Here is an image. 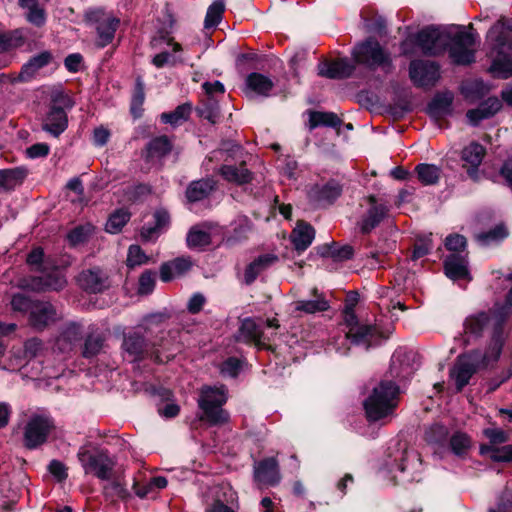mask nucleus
<instances>
[{"label": "nucleus", "instance_id": "5", "mask_svg": "<svg viewBox=\"0 0 512 512\" xmlns=\"http://www.w3.org/2000/svg\"><path fill=\"white\" fill-rule=\"evenodd\" d=\"M227 401L225 386H206L201 389L198 406L202 411L201 420L210 425L224 424L229 420V414L222 407Z\"/></svg>", "mask_w": 512, "mask_h": 512}, {"label": "nucleus", "instance_id": "47", "mask_svg": "<svg viewBox=\"0 0 512 512\" xmlns=\"http://www.w3.org/2000/svg\"><path fill=\"white\" fill-rule=\"evenodd\" d=\"M23 43L24 34L22 30H14L8 33L0 31V52L19 47Z\"/></svg>", "mask_w": 512, "mask_h": 512}, {"label": "nucleus", "instance_id": "36", "mask_svg": "<svg viewBox=\"0 0 512 512\" xmlns=\"http://www.w3.org/2000/svg\"><path fill=\"white\" fill-rule=\"evenodd\" d=\"M215 188L212 179L193 181L186 190V197L189 202H197L205 199Z\"/></svg>", "mask_w": 512, "mask_h": 512}, {"label": "nucleus", "instance_id": "29", "mask_svg": "<svg viewBox=\"0 0 512 512\" xmlns=\"http://www.w3.org/2000/svg\"><path fill=\"white\" fill-rule=\"evenodd\" d=\"M235 499V491L229 485H223L218 488L216 499L206 508V512H235L232 506Z\"/></svg>", "mask_w": 512, "mask_h": 512}, {"label": "nucleus", "instance_id": "6", "mask_svg": "<svg viewBox=\"0 0 512 512\" xmlns=\"http://www.w3.org/2000/svg\"><path fill=\"white\" fill-rule=\"evenodd\" d=\"M422 462L419 455L414 451H404L394 463L388 464L386 476L394 484H408L420 480Z\"/></svg>", "mask_w": 512, "mask_h": 512}, {"label": "nucleus", "instance_id": "35", "mask_svg": "<svg viewBox=\"0 0 512 512\" xmlns=\"http://www.w3.org/2000/svg\"><path fill=\"white\" fill-rule=\"evenodd\" d=\"M52 60V55L48 51L41 52L40 54L32 57L26 64L23 65L19 77L21 80L26 81L32 78L38 70L45 67Z\"/></svg>", "mask_w": 512, "mask_h": 512}, {"label": "nucleus", "instance_id": "48", "mask_svg": "<svg viewBox=\"0 0 512 512\" xmlns=\"http://www.w3.org/2000/svg\"><path fill=\"white\" fill-rule=\"evenodd\" d=\"M190 113L191 105L183 104L179 105L174 111L170 113H163L161 115V120L164 123L176 126L185 121L189 117Z\"/></svg>", "mask_w": 512, "mask_h": 512}, {"label": "nucleus", "instance_id": "57", "mask_svg": "<svg viewBox=\"0 0 512 512\" xmlns=\"http://www.w3.org/2000/svg\"><path fill=\"white\" fill-rule=\"evenodd\" d=\"M145 100L144 86L140 80L137 81L131 101V113L139 117L142 112V105Z\"/></svg>", "mask_w": 512, "mask_h": 512}, {"label": "nucleus", "instance_id": "64", "mask_svg": "<svg viewBox=\"0 0 512 512\" xmlns=\"http://www.w3.org/2000/svg\"><path fill=\"white\" fill-rule=\"evenodd\" d=\"M512 507V492H505L490 512H509Z\"/></svg>", "mask_w": 512, "mask_h": 512}, {"label": "nucleus", "instance_id": "42", "mask_svg": "<svg viewBox=\"0 0 512 512\" xmlns=\"http://www.w3.org/2000/svg\"><path fill=\"white\" fill-rule=\"evenodd\" d=\"M25 172L21 169L0 170V187L6 190L15 188L22 182Z\"/></svg>", "mask_w": 512, "mask_h": 512}, {"label": "nucleus", "instance_id": "4", "mask_svg": "<svg viewBox=\"0 0 512 512\" xmlns=\"http://www.w3.org/2000/svg\"><path fill=\"white\" fill-rule=\"evenodd\" d=\"M398 394L399 388L392 381H382L376 386L363 403L368 421L388 422L398 406Z\"/></svg>", "mask_w": 512, "mask_h": 512}, {"label": "nucleus", "instance_id": "16", "mask_svg": "<svg viewBox=\"0 0 512 512\" xmlns=\"http://www.w3.org/2000/svg\"><path fill=\"white\" fill-rule=\"evenodd\" d=\"M122 348L125 357L131 361H137L144 358L152 352L150 343H148L140 331H130L124 335Z\"/></svg>", "mask_w": 512, "mask_h": 512}, {"label": "nucleus", "instance_id": "50", "mask_svg": "<svg viewBox=\"0 0 512 512\" xmlns=\"http://www.w3.org/2000/svg\"><path fill=\"white\" fill-rule=\"evenodd\" d=\"M471 446L470 438L461 432L454 433L449 440L451 451L457 456H463Z\"/></svg>", "mask_w": 512, "mask_h": 512}, {"label": "nucleus", "instance_id": "56", "mask_svg": "<svg viewBox=\"0 0 512 512\" xmlns=\"http://www.w3.org/2000/svg\"><path fill=\"white\" fill-rule=\"evenodd\" d=\"M481 452L489 453L490 458L494 461H512V445H506L500 448L482 447Z\"/></svg>", "mask_w": 512, "mask_h": 512}, {"label": "nucleus", "instance_id": "26", "mask_svg": "<svg viewBox=\"0 0 512 512\" xmlns=\"http://www.w3.org/2000/svg\"><path fill=\"white\" fill-rule=\"evenodd\" d=\"M192 267V262L188 257H179L165 262L160 267V279L163 282L171 281L174 278L183 276Z\"/></svg>", "mask_w": 512, "mask_h": 512}, {"label": "nucleus", "instance_id": "21", "mask_svg": "<svg viewBox=\"0 0 512 512\" xmlns=\"http://www.w3.org/2000/svg\"><path fill=\"white\" fill-rule=\"evenodd\" d=\"M355 67L347 58H340L334 61H325L319 64L318 73L321 76L336 79L349 77Z\"/></svg>", "mask_w": 512, "mask_h": 512}, {"label": "nucleus", "instance_id": "15", "mask_svg": "<svg viewBox=\"0 0 512 512\" xmlns=\"http://www.w3.org/2000/svg\"><path fill=\"white\" fill-rule=\"evenodd\" d=\"M439 69L434 61L413 60L409 65V77L416 87H432L440 78Z\"/></svg>", "mask_w": 512, "mask_h": 512}, {"label": "nucleus", "instance_id": "37", "mask_svg": "<svg viewBox=\"0 0 512 512\" xmlns=\"http://www.w3.org/2000/svg\"><path fill=\"white\" fill-rule=\"evenodd\" d=\"M82 337V327L79 324L71 323L57 339V347L61 351H69L77 344Z\"/></svg>", "mask_w": 512, "mask_h": 512}, {"label": "nucleus", "instance_id": "52", "mask_svg": "<svg viewBox=\"0 0 512 512\" xmlns=\"http://www.w3.org/2000/svg\"><path fill=\"white\" fill-rule=\"evenodd\" d=\"M149 261V257L145 254V252L138 245H131L128 249L127 254V266L129 268H134L137 266H141L146 264Z\"/></svg>", "mask_w": 512, "mask_h": 512}, {"label": "nucleus", "instance_id": "7", "mask_svg": "<svg viewBox=\"0 0 512 512\" xmlns=\"http://www.w3.org/2000/svg\"><path fill=\"white\" fill-rule=\"evenodd\" d=\"M77 458L85 474H92L101 480L110 479L114 461L106 451L84 445L79 448Z\"/></svg>", "mask_w": 512, "mask_h": 512}, {"label": "nucleus", "instance_id": "27", "mask_svg": "<svg viewBox=\"0 0 512 512\" xmlns=\"http://www.w3.org/2000/svg\"><path fill=\"white\" fill-rule=\"evenodd\" d=\"M263 336V322L246 318L241 322L236 339L244 343L259 345Z\"/></svg>", "mask_w": 512, "mask_h": 512}, {"label": "nucleus", "instance_id": "34", "mask_svg": "<svg viewBox=\"0 0 512 512\" xmlns=\"http://www.w3.org/2000/svg\"><path fill=\"white\" fill-rule=\"evenodd\" d=\"M274 84L272 80L261 73H250L246 77L247 91L254 92L257 95L269 96Z\"/></svg>", "mask_w": 512, "mask_h": 512}, {"label": "nucleus", "instance_id": "40", "mask_svg": "<svg viewBox=\"0 0 512 512\" xmlns=\"http://www.w3.org/2000/svg\"><path fill=\"white\" fill-rule=\"evenodd\" d=\"M419 181L424 185L436 184L440 178V168L433 164L422 163L416 166Z\"/></svg>", "mask_w": 512, "mask_h": 512}, {"label": "nucleus", "instance_id": "22", "mask_svg": "<svg viewBox=\"0 0 512 512\" xmlns=\"http://www.w3.org/2000/svg\"><path fill=\"white\" fill-rule=\"evenodd\" d=\"M501 107L502 103L497 97H489L477 108L468 110L466 117L471 125L477 126L482 120L493 117Z\"/></svg>", "mask_w": 512, "mask_h": 512}, {"label": "nucleus", "instance_id": "11", "mask_svg": "<svg viewBox=\"0 0 512 512\" xmlns=\"http://www.w3.org/2000/svg\"><path fill=\"white\" fill-rule=\"evenodd\" d=\"M449 37V27L429 26L420 30L413 37V41L424 54L438 56L446 51Z\"/></svg>", "mask_w": 512, "mask_h": 512}, {"label": "nucleus", "instance_id": "63", "mask_svg": "<svg viewBox=\"0 0 512 512\" xmlns=\"http://www.w3.org/2000/svg\"><path fill=\"white\" fill-rule=\"evenodd\" d=\"M155 285V274L151 271H145L139 279V292L142 294L150 293Z\"/></svg>", "mask_w": 512, "mask_h": 512}, {"label": "nucleus", "instance_id": "18", "mask_svg": "<svg viewBox=\"0 0 512 512\" xmlns=\"http://www.w3.org/2000/svg\"><path fill=\"white\" fill-rule=\"evenodd\" d=\"M78 282L85 291L90 293H101L111 285L108 274L98 267L84 270L79 275Z\"/></svg>", "mask_w": 512, "mask_h": 512}, {"label": "nucleus", "instance_id": "61", "mask_svg": "<svg viewBox=\"0 0 512 512\" xmlns=\"http://www.w3.org/2000/svg\"><path fill=\"white\" fill-rule=\"evenodd\" d=\"M206 104L203 108L199 109L200 116L207 119L211 123H216L220 117L219 107L216 102Z\"/></svg>", "mask_w": 512, "mask_h": 512}, {"label": "nucleus", "instance_id": "14", "mask_svg": "<svg viewBox=\"0 0 512 512\" xmlns=\"http://www.w3.org/2000/svg\"><path fill=\"white\" fill-rule=\"evenodd\" d=\"M86 20L94 26L97 33L96 44L103 48L114 39L119 26V19L101 9L90 10L86 13Z\"/></svg>", "mask_w": 512, "mask_h": 512}, {"label": "nucleus", "instance_id": "53", "mask_svg": "<svg viewBox=\"0 0 512 512\" xmlns=\"http://www.w3.org/2000/svg\"><path fill=\"white\" fill-rule=\"evenodd\" d=\"M35 302L36 300H32L24 294L18 293L13 295L10 303L13 311L29 315Z\"/></svg>", "mask_w": 512, "mask_h": 512}, {"label": "nucleus", "instance_id": "2", "mask_svg": "<svg viewBox=\"0 0 512 512\" xmlns=\"http://www.w3.org/2000/svg\"><path fill=\"white\" fill-rule=\"evenodd\" d=\"M488 57L491 60L489 71L496 77L512 76V19L500 17L489 29L486 36Z\"/></svg>", "mask_w": 512, "mask_h": 512}, {"label": "nucleus", "instance_id": "8", "mask_svg": "<svg viewBox=\"0 0 512 512\" xmlns=\"http://www.w3.org/2000/svg\"><path fill=\"white\" fill-rule=\"evenodd\" d=\"M449 34V44L446 50H448L452 62L457 65H469L474 62L475 40L473 35L460 26H450Z\"/></svg>", "mask_w": 512, "mask_h": 512}, {"label": "nucleus", "instance_id": "58", "mask_svg": "<svg viewBox=\"0 0 512 512\" xmlns=\"http://www.w3.org/2000/svg\"><path fill=\"white\" fill-rule=\"evenodd\" d=\"M243 362L235 357L225 360L220 368L221 374L226 377L235 378L242 369Z\"/></svg>", "mask_w": 512, "mask_h": 512}, {"label": "nucleus", "instance_id": "28", "mask_svg": "<svg viewBox=\"0 0 512 512\" xmlns=\"http://www.w3.org/2000/svg\"><path fill=\"white\" fill-rule=\"evenodd\" d=\"M370 207L361 223L363 232L368 233L374 229L386 217L388 207L384 203H378L375 197H369Z\"/></svg>", "mask_w": 512, "mask_h": 512}, {"label": "nucleus", "instance_id": "12", "mask_svg": "<svg viewBox=\"0 0 512 512\" xmlns=\"http://www.w3.org/2000/svg\"><path fill=\"white\" fill-rule=\"evenodd\" d=\"M53 104L43 119L42 128L54 137L62 134L68 126V117L65 109L73 106L72 100L64 94L53 97Z\"/></svg>", "mask_w": 512, "mask_h": 512}, {"label": "nucleus", "instance_id": "32", "mask_svg": "<svg viewBox=\"0 0 512 512\" xmlns=\"http://www.w3.org/2000/svg\"><path fill=\"white\" fill-rule=\"evenodd\" d=\"M315 236L313 227L307 223H298L296 228L292 231L291 240L296 250L304 251L312 243Z\"/></svg>", "mask_w": 512, "mask_h": 512}, {"label": "nucleus", "instance_id": "55", "mask_svg": "<svg viewBox=\"0 0 512 512\" xmlns=\"http://www.w3.org/2000/svg\"><path fill=\"white\" fill-rule=\"evenodd\" d=\"M104 493L107 497L112 499H125L129 495L126 485L120 480L108 482L104 486Z\"/></svg>", "mask_w": 512, "mask_h": 512}, {"label": "nucleus", "instance_id": "33", "mask_svg": "<svg viewBox=\"0 0 512 512\" xmlns=\"http://www.w3.org/2000/svg\"><path fill=\"white\" fill-rule=\"evenodd\" d=\"M295 310L313 314L323 312L329 308L328 301L316 289L313 290V297L307 300H297L294 302Z\"/></svg>", "mask_w": 512, "mask_h": 512}, {"label": "nucleus", "instance_id": "19", "mask_svg": "<svg viewBox=\"0 0 512 512\" xmlns=\"http://www.w3.org/2000/svg\"><path fill=\"white\" fill-rule=\"evenodd\" d=\"M254 480L261 485L274 486L280 481L278 462L269 457L256 462L254 465Z\"/></svg>", "mask_w": 512, "mask_h": 512}, {"label": "nucleus", "instance_id": "13", "mask_svg": "<svg viewBox=\"0 0 512 512\" xmlns=\"http://www.w3.org/2000/svg\"><path fill=\"white\" fill-rule=\"evenodd\" d=\"M54 427V421L49 415H31L24 427L23 441L25 447L35 449L44 444Z\"/></svg>", "mask_w": 512, "mask_h": 512}, {"label": "nucleus", "instance_id": "1", "mask_svg": "<svg viewBox=\"0 0 512 512\" xmlns=\"http://www.w3.org/2000/svg\"><path fill=\"white\" fill-rule=\"evenodd\" d=\"M384 339L377 326L360 322L353 309L347 307L344 310L343 321L337 332L333 335L329 346L339 355H347L352 346L365 351L377 346Z\"/></svg>", "mask_w": 512, "mask_h": 512}, {"label": "nucleus", "instance_id": "54", "mask_svg": "<svg viewBox=\"0 0 512 512\" xmlns=\"http://www.w3.org/2000/svg\"><path fill=\"white\" fill-rule=\"evenodd\" d=\"M103 347V338L100 335H89L84 343L82 355L85 358L96 356Z\"/></svg>", "mask_w": 512, "mask_h": 512}, {"label": "nucleus", "instance_id": "30", "mask_svg": "<svg viewBox=\"0 0 512 512\" xmlns=\"http://www.w3.org/2000/svg\"><path fill=\"white\" fill-rule=\"evenodd\" d=\"M475 372V366L469 358L462 356L458 358L451 369L450 376L455 380L457 391H461L466 386Z\"/></svg>", "mask_w": 512, "mask_h": 512}, {"label": "nucleus", "instance_id": "49", "mask_svg": "<svg viewBox=\"0 0 512 512\" xmlns=\"http://www.w3.org/2000/svg\"><path fill=\"white\" fill-rule=\"evenodd\" d=\"M508 232L504 225L500 224L494 227L493 229L483 232L477 235V240L482 245H491L494 243H498L506 238Z\"/></svg>", "mask_w": 512, "mask_h": 512}, {"label": "nucleus", "instance_id": "23", "mask_svg": "<svg viewBox=\"0 0 512 512\" xmlns=\"http://www.w3.org/2000/svg\"><path fill=\"white\" fill-rule=\"evenodd\" d=\"M167 45L171 47L172 53L162 51L156 54L152 59V63L155 67L162 68L164 66H176L177 64L186 62V59L183 56V47L180 43L173 41L172 38H168Z\"/></svg>", "mask_w": 512, "mask_h": 512}, {"label": "nucleus", "instance_id": "44", "mask_svg": "<svg viewBox=\"0 0 512 512\" xmlns=\"http://www.w3.org/2000/svg\"><path fill=\"white\" fill-rule=\"evenodd\" d=\"M452 104L450 94L437 95L428 106L429 113L434 117H440L449 113Z\"/></svg>", "mask_w": 512, "mask_h": 512}, {"label": "nucleus", "instance_id": "45", "mask_svg": "<svg viewBox=\"0 0 512 512\" xmlns=\"http://www.w3.org/2000/svg\"><path fill=\"white\" fill-rule=\"evenodd\" d=\"M130 219V213L125 209H118L110 215L106 223V231L116 234L122 230Z\"/></svg>", "mask_w": 512, "mask_h": 512}, {"label": "nucleus", "instance_id": "3", "mask_svg": "<svg viewBox=\"0 0 512 512\" xmlns=\"http://www.w3.org/2000/svg\"><path fill=\"white\" fill-rule=\"evenodd\" d=\"M506 317L507 313L500 314L498 311L493 312L492 315L483 312L469 316L464 322V332L467 337L477 338L484 329L492 327L491 345L483 359L486 365L500 356L503 345V323Z\"/></svg>", "mask_w": 512, "mask_h": 512}, {"label": "nucleus", "instance_id": "51", "mask_svg": "<svg viewBox=\"0 0 512 512\" xmlns=\"http://www.w3.org/2000/svg\"><path fill=\"white\" fill-rule=\"evenodd\" d=\"M325 250L321 254L323 256H330L335 261H345L353 256V248L350 245L338 247L336 244H333L330 247H326Z\"/></svg>", "mask_w": 512, "mask_h": 512}, {"label": "nucleus", "instance_id": "59", "mask_svg": "<svg viewBox=\"0 0 512 512\" xmlns=\"http://www.w3.org/2000/svg\"><path fill=\"white\" fill-rule=\"evenodd\" d=\"M447 435L448 431L445 426L440 424H434L426 432V439L431 443L442 445L445 442Z\"/></svg>", "mask_w": 512, "mask_h": 512}, {"label": "nucleus", "instance_id": "39", "mask_svg": "<svg viewBox=\"0 0 512 512\" xmlns=\"http://www.w3.org/2000/svg\"><path fill=\"white\" fill-rule=\"evenodd\" d=\"M220 173L225 180L236 184H245L251 180V173L242 165H223Z\"/></svg>", "mask_w": 512, "mask_h": 512}, {"label": "nucleus", "instance_id": "62", "mask_svg": "<svg viewBox=\"0 0 512 512\" xmlns=\"http://www.w3.org/2000/svg\"><path fill=\"white\" fill-rule=\"evenodd\" d=\"M91 231L92 227L90 225L76 227L68 234V239L73 245H76L83 242Z\"/></svg>", "mask_w": 512, "mask_h": 512}, {"label": "nucleus", "instance_id": "25", "mask_svg": "<svg viewBox=\"0 0 512 512\" xmlns=\"http://www.w3.org/2000/svg\"><path fill=\"white\" fill-rule=\"evenodd\" d=\"M445 274L452 280L470 279L465 255L451 253L444 262Z\"/></svg>", "mask_w": 512, "mask_h": 512}, {"label": "nucleus", "instance_id": "46", "mask_svg": "<svg viewBox=\"0 0 512 512\" xmlns=\"http://www.w3.org/2000/svg\"><path fill=\"white\" fill-rule=\"evenodd\" d=\"M172 144L166 136L156 137L148 144V155L151 158H160L171 151Z\"/></svg>", "mask_w": 512, "mask_h": 512}, {"label": "nucleus", "instance_id": "41", "mask_svg": "<svg viewBox=\"0 0 512 512\" xmlns=\"http://www.w3.org/2000/svg\"><path fill=\"white\" fill-rule=\"evenodd\" d=\"M485 149L478 143H471L466 146L462 151V159L471 167H478L484 157Z\"/></svg>", "mask_w": 512, "mask_h": 512}, {"label": "nucleus", "instance_id": "17", "mask_svg": "<svg viewBox=\"0 0 512 512\" xmlns=\"http://www.w3.org/2000/svg\"><path fill=\"white\" fill-rule=\"evenodd\" d=\"M58 318L55 307L48 301L36 300L30 311L28 322L36 330H43Z\"/></svg>", "mask_w": 512, "mask_h": 512}, {"label": "nucleus", "instance_id": "43", "mask_svg": "<svg viewBox=\"0 0 512 512\" xmlns=\"http://www.w3.org/2000/svg\"><path fill=\"white\" fill-rule=\"evenodd\" d=\"M224 10V0H215L207 9V13L204 20L205 28L210 29L216 27L222 19V14Z\"/></svg>", "mask_w": 512, "mask_h": 512}, {"label": "nucleus", "instance_id": "38", "mask_svg": "<svg viewBox=\"0 0 512 512\" xmlns=\"http://www.w3.org/2000/svg\"><path fill=\"white\" fill-rule=\"evenodd\" d=\"M341 124L340 118L332 112H309V129L313 130L318 126L338 127Z\"/></svg>", "mask_w": 512, "mask_h": 512}, {"label": "nucleus", "instance_id": "60", "mask_svg": "<svg viewBox=\"0 0 512 512\" xmlns=\"http://www.w3.org/2000/svg\"><path fill=\"white\" fill-rule=\"evenodd\" d=\"M466 239L459 234L449 235L445 240L446 248L452 253L462 252L466 247Z\"/></svg>", "mask_w": 512, "mask_h": 512}, {"label": "nucleus", "instance_id": "24", "mask_svg": "<svg viewBox=\"0 0 512 512\" xmlns=\"http://www.w3.org/2000/svg\"><path fill=\"white\" fill-rule=\"evenodd\" d=\"M216 226L211 223H203L192 227L187 235V244L190 248L201 249L211 243L212 236L216 232Z\"/></svg>", "mask_w": 512, "mask_h": 512}, {"label": "nucleus", "instance_id": "20", "mask_svg": "<svg viewBox=\"0 0 512 512\" xmlns=\"http://www.w3.org/2000/svg\"><path fill=\"white\" fill-rule=\"evenodd\" d=\"M341 194V187L335 181H330L323 185H314L309 190V199L319 206L331 204Z\"/></svg>", "mask_w": 512, "mask_h": 512}, {"label": "nucleus", "instance_id": "9", "mask_svg": "<svg viewBox=\"0 0 512 512\" xmlns=\"http://www.w3.org/2000/svg\"><path fill=\"white\" fill-rule=\"evenodd\" d=\"M44 252L40 247L33 249L27 257V263L30 266H35L36 270L42 272L41 276L33 277L31 283L24 284L23 286L32 290H60L65 285V279L59 269H53L50 272L41 270Z\"/></svg>", "mask_w": 512, "mask_h": 512}, {"label": "nucleus", "instance_id": "31", "mask_svg": "<svg viewBox=\"0 0 512 512\" xmlns=\"http://www.w3.org/2000/svg\"><path fill=\"white\" fill-rule=\"evenodd\" d=\"M278 258L272 254H263L255 258L246 268L244 280L246 284H251L265 270L271 267Z\"/></svg>", "mask_w": 512, "mask_h": 512}, {"label": "nucleus", "instance_id": "10", "mask_svg": "<svg viewBox=\"0 0 512 512\" xmlns=\"http://www.w3.org/2000/svg\"><path fill=\"white\" fill-rule=\"evenodd\" d=\"M352 54L358 64L365 65L370 69L381 68L388 72L392 67L390 54L381 47L378 41L372 38L355 46Z\"/></svg>", "mask_w": 512, "mask_h": 512}]
</instances>
